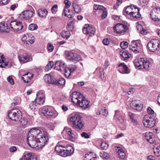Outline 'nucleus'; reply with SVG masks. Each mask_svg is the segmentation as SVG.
<instances>
[{
	"label": "nucleus",
	"instance_id": "nucleus-1",
	"mask_svg": "<svg viewBox=\"0 0 160 160\" xmlns=\"http://www.w3.org/2000/svg\"><path fill=\"white\" fill-rule=\"evenodd\" d=\"M70 98L74 104L83 109H86L89 107V102L80 92H73L70 96Z\"/></svg>",
	"mask_w": 160,
	"mask_h": 160
},
{
	"label": "nucleus",
	"instance_id": "nucleus-2",
	"mask_svg": "<svg viewBox=\"0 0 160 160\" xmlns=\"http://www.w3.org/2000/svg\"><path fill=\"white\" fill-rule=\"evenodd\" d=\"M39 131H35L34 128H32L28 133V142L29 145L32 148L37 149L40 148L39 147L36 135L39 133Z\"/></svg>",
	"mask_w": 160,
	"mask_h": 160
},
{
	"label": "nucleus",
	"instance_id": "nucleus-3",
	"mask_svg": "<svg viewBox=\"0 0 160 160\" xmlns=\"http://www.w3.org/2000/svg\"><path fill=\"white\" fill-rule=\"evenodd\" d=\"M8 116L12 120L20 121L22 124H27L28 121L26 119H21L22 116L21 112L18 109H13L10 110L8 113Z\"/></svg>",
	"mask_w": 160,
	"mask_h": 160
},
{
	"label": "nucleus",
	"instance_id": "nucleus-4",
	"mask_svg": "<svg viewBox=\"0 0 160 160\" xmlns=\"http://www.w3.org/2000/svg\"><path fill=\"white\" fill-rule=\"evenodd\" d=\"M70 121L72 125V127L76 131L81 130L84 127L82 117L78 114H75L72 116L70 118Z\"/></svg>",
	"mask_w": 160,
	"mask_h": 160
},
{
	"label": "nucleus",
	"instance_id": "nucleus-5",
	"mask_svg": "<svg viewBox=\"0 0 160 160\" xmlns=\"http://www.w3.org/2000/svg\"><path fill=\"white\" fill-rule=\"evenodd\" d=\"M55 151L58 154L63 157L69 156L72 154L74 152L73 148L71 146L66 148L62 146L58 145L55 147Z\"/></svg>",
	"mask_w": 160,
	"mask_h": 160
},
{
	"label": "nucleus",
	"instance_id": "nucleus-6",
	"mask_svg": "<svg viewBox=\"0 0 160 160\" xmlns=\"http://www.w3.org/2000/svg\"><path fill=\"white\" fill-rule=\"evenodd\" d=\"M36 131H39V133L36 135L37 140L39 144V147L42 148L44 146L48 140L47 133L46 132H42L39 129L34 128Z\"/></svg>",
	"mask_w": 160,
	"mask_h": 160
},
{
	"label": "nucleus",
	"instance_id": "nucleus-7",
	"mask_svg": "<svg viewBox=\"0 0 160 160\" xmlns=\"http://www.w3.org/2000/svg\"><path fill=\"white\" fill-rule=\"evenodd\" d=\"M134 64L135 67L139 68H143L147 69L149 67V61L147 59L140 58L134 61Z\"/></svg>",
	"mask_w": 160,
	"mask_h": 160
},
{
	"label": "nucleus",
	"instance_id": "nucleus-8",
	"mask_svg": "<svg viewBox=\"0 0 160 160\" xmlns=\"http://www.w3.org/2000/svg\"><path fill=\"white\" fill-rule=\"evenodd\" d=\"M155 121L151 115H145L143 118V123L144 126L147 128H151L155 124Z\"/></svg>",
	"mask_w": 160,
	"mask_h": 160
},
{
	"label": "nucleus",
	"instance_id": "nucleus-9",
	"mask_svg": "<svg viewBox=\"0 0 160 160\" xmlns=\"http://www.w3.org/2000/svg\"><path fill=\"white\" fill-rule=\"evenodd\" d=\"M160 42L158 39L151 40L148 43L147 46L150 51L154 52L159 47Z\"/></svg>",
	"mask_w": 160,
	"mask_h": 160
},
{
	"label": "nucleus",
	"instance_id": "nucleus-10",
	"mask_svg": "<svg viewBox=\"0 0 160 160\" xmlns=\"http://www.w3.org/2000/svg\"><path fill=\"white\" fill-rule=\"evenodd\" d=\"M42 113L44 116L47 118H50L51 117H55V111L54 109L51 107H46L43 108L42 110Z\"/></svg>",
	"mask_w": 160,
	"mask_h": 160
},
{
	"label": "nucleus",
	"instance_id": "nucleus-11",
	"mask_svg": "<svg viewBox=\"0 0 160 160\" xmlns=\"http://www.w3.org/2000/svg\"><path fill=\"white\" fill-rule=\"evenodd\" d=\"M151 19L154 21L160 22V8H156L152 10L150 14Z\"/></svg>",
	"mask_w": 160,
	"mask_h": 160
},
{
	"label": "nucleus",
	"instance_id": "nucleus-12",
	"mask_svg": "<svg viewBox=\"0 0 160 160\" xmlns=\"http://www.w3.org/2000/svg\"><path fill=\"white\" fill-rule=\"evenodd\" d=\"M10 25L11 28L15 31H18L23 28L22 23L18 21H14L10 22Z\"/></svg>",
	"mask_w": 160,
	"mask_h": 160
},
{
	"label": "nucleus",
	"instance_id": "nucleus-13",
	"mask_svg": "<svg viewBox=\"0 0 160 160\" xmlns=\"http://www.w3.org/2000/svg\"><path fill=\"white\" fill-rule=\"evenodd\" d=\"M95 29L92 25L85 24V27L83 28L82 32L84 34H88L90 36L94 35L95 32Z\"/></svg>",
	"mask_w": 160,
	"mask_h": 160
},
{
	"label": "nucleus",
	"instance_id": "nucleus-14",
	"mask_svg": "<svg viewBox=\"0 0 160 160\" xmlns=\"http://www.w3.org/2000/svg\"><path fill=\"white\" fill-rule=\"evenodd\" d=\"M128 29L126 25L122 24L117 23L113 28V29L118 34L126 32Z\"/></svg>",
	"mask_w": 160,
	"mask_h": 160
},
{
	"label": "nucleus",
	"instance_id": "nucleus-15",
	"mask_svg": "<svg viewBox=\"0 0 160 160\" xmlns=\"http://www.w3.org/2000/svg\"><path fill=\"white\" fill-rule=\"evenodd\" d=\"M34 13V12L32 10H26L19 14L18 17L21 19H28L31 18Z\"/></svg>",
	"mask_w": 160,
	"mask_h": 160
},
{
	"label": "nucleus",
	"instance_id": "nucleus-16",
	"mask_svg": "<svg viewBox=\"0 0 160 160\" xmlns=\"http://www.w3.org/2000/svg\"><path fill=\"white\" fill-rule=\"evenodd\" d=\"M35 102L40 105L43 104L45 100V95L42 92L40 91L37 94V97L35 100Z\"/></svg>",
	"mask_w": 160,
	"mask_h": 160
},
{
	"label": "nucleus",
	"instance_id": "nucleus-17",
	"mask_svg": "<svg viewBox=\"0 0 160 160\" xmlns=\"http://www.w3.org/2000/svg\"><path fill=\"white\" fill-rule=\"evenodd\" d=\"M22 41L24 43L28 44V42H29L31 44H32L34 42L35 40L34 37L31 34H25L22 37Z\"/></svg>",
	"mask_w": 160,
	"mask_h": 160
},
{
	"label": "nucleus",
	"instance_id": "nucleus-18",
	"mask_svg": "<svg viewBox=\"0 0 160 160\" xmlns=\"http://www.w3.org/2000/svg\"><path fill=\"white\" fill-rule=\"evenodd\" d=\"M18 58L20 62L23 63H26L32 60L31 56L27 53L19 55Z\"/></svg>",
	"mask_w": 160,
	"mask_h": 160
},
{
	"label": "nucleus",
	"instance_id": "nucleus-19",
	"mask_svg": "<svg viewBox=\"0 0 160 160\" xmlns=\"http://www.w3.org/2000/svg\"><path fill=\"white\" fill-rule=\"evenodd\" d=\"M146 140L151 144L154 143L155 142V137L153 133L150 132H147L143 135Z\"/></svg>",
	"mask_w": 160,
	"mask_h": 160
},
{
	"label": "nucleus",
	"instance_id": "nucleus-20",
	"mask_svg": "<svg viewBox=\"0 0 160 160\" xmlns=\"http://www.w3.org/2000/svg\"><path fill=\"white\" fill-rule=\"evenodd\" d=\"M55 66L54 68H57V69L60 70L61 71H64L66 68V63L60 61H56L55 64Z\"/></svg>",
	"mask_w": 160,
	"mask_h": 160
},
{
	"label": "nucleus",
	"instance_id": "nucleus-21",
	"mask_svg": "<svg viewBox=\"0 0 160 160\" xmlns=\"http://www.w3.org/2000/svg\"><path fill=\"white\" fill-rule=\"evenodd\" d=\"M140 43L137 40L133 41L131 42V50L135 53H138L139 52L138 47H139Z\"/></svg>",
	"mask_w": 160,
	"mask_h": 160
},
{
	"label": "nucleus",
	"instance_id": "nucleus-22",
	"mask_svg": "<svg viewBox=\"0 0 160 160\" xmlns=\"http://www.w3.org/2000/svg\"><path fill=\"white\" fill-rule=\"evenodd\" d=\"M23 76L24 77H22V79L25 82L28 83L30 82L33 77V75L28 72L24 74Z\"/></svg>",
	"mask_w": 160,
	"mask_h": 160
},
{
	"label": "nucleus",
	"instance_id": "nucleus-23",
	"mask_svg": "<svg viewBox=\"0 0 160 160\" xmlns=\"http://www.w3.org/2000/svg\"><path fill=\"white\" fill-rule=\"evenodd\" d=\"M38 14L39 16L43 18H45L48 12V10L44 8H40L38 10Z\"/></svg>",
	"mask_w": 160,
	"mask_h": 160
},
{
	"label": "nucleus",
	"instance_id": "nucleus-24",
	"mask_svg": "<svg viewBox=\"0 0 160 160\" xmlns=\"http://www.w3.org/2000/svg\"><path fill=\"white\" fill-rule=\"evenodd\" d=\"M32 153H28L24 155L22 158L20 160H36L35 155H32Z\"/></svg>",
	"mask_w": 160,
	"mask_h": 160
},
{
	"label": "nucleus",
	"instance_id": "nucleus-25",
	"mask_svg": "<svg viewBox=\"0 0 160 160\" xmlns=\"http://www.w3.org/2000/svg\"><path fill=\"white\" fill-rule=\"evenodd\" d=\"M118 67L121 68V71L120 72L122 73H128L129 72L128 70V67L124 63H122L119 65Z\"/></svg>",
	"mask_w": 160,
	"mask_h": 160
},
{
	"label": "nucleus",
	"instance_id": "nucleus-26",
	"mask_svg": "<svg viewBox=\"0 0 160 160\" xmlns=\"http://www.w3.org/2000/svg\"><path fill=\"white\" fill-rule=\"evenodd\" d=\"M64 131H65L66 133L69 136V140L73 141L74 140L73 134L72 132V129L70 128L65 127L63 130Z\"/></svg>",
	"mask_w": 160,
	"mask_h": 160
},
{
	"label": "nucleus",
	"instance_id": "nucleus-27",
	"mask_svg": "<svg viewBox=\"0 0 160 160\" xmlns=\"http://www.w3.org/2000/svg\"><path fill=\"white\" fill-rule=\"evenodd\" d=\"M72 7L73 9V11L76 13H79L82 11L81 8L78 4L76 3L75 2H72Z\"/></svg>",
	"mask_w": 160,
	"mask_h": 160
},
{
	"label": "nucleus",
	"instance_id": "nucleus-28",
	"mask_svg": "<svg viewBox=\"0 0 160 160\" xmlns=\"http://www.w3.org/2000/svg\"><path fill=\"white\" fill-rule=\"evenodd\" d=\"M65 80L63 78H61L58 80L55 79L53 81V84L57 86L63 85L65 84Z\"/></svg>",
	"mask_w": 160,
	"mask_h": 160
},
{
	"label": "nucleus",
	"instance_id": "nucleus-29",
	"mask_svg": "<svg viewBox=\"0 0 160 160\" xmlns=\"http://www.w3.org/2000/svg\"><path fill=\"white\" fill-rule=\"evenodd\" d=\"M8 29L7 24L4 22H2L0 23V32H7Z\"/></svg>",
	"mask_w": 160,
	"mask_h": 160
},
{
	"label": "nucleus",
	"instance_id": "nucleus-30",
	"mask_svg": "<svg viewBox=\"0 0 160 160\" xmlns=\"http://www.w3.org/2000/svg\"><path fill=\"white\" fill-rule=\"evenodd\" d=\"M44 79L45 82L53 84V80L52 78L51 75L49 74H46L44 77Z\"/></svg>",
	"mask_w": 160,
	"mask_h": 160
},
{
	"label": "nucleus",
	"instance_id": "nucleus-31",
	"mask_svg": "<svg viewBox=\"0 0 160 160\" xmlns=\"http://www.w3.org/2000/svg\"><path fill=\"white\" fill-rule=\"evenodd\" d=\"M66 58L67 59L72 61L74 56V53L71 51H66L64 53Z\"/></svg>",
	"mask_w": 160,
	"mask_h": 160
},
{
	"label": "nucleus",
	"instance_id": "nucleus-32",
	"mask_svg": "<svg viewBox=\"0 0 160 160\" xmlns=\"http://www.w3.org/2000/svg\"><path fill=\"white\" fill-rule=\"evenodd\" d=\"M136 104V106L133 107V109L136 110L140 111L142 109L143 106L140 101L138 100Z\"/></svg>",
	"mask_w": 160,
	"mask_h": 160
},
{
	"label": "nucleus",
	"instance_id": "nucleus-33",
	"mask_svg": "<svg viewBox=\"0 0 160 160\" xmlns=\"http://www.w3.org/2000/svg\"><path fill=\"white\" fill-rule=\"evenodd\" d=\"M120 158L124 159L126 158V156L125 152L123 151L122 149H119L118 150L117 152Z\"/></svg>",
	"mask_w": 160,
	"mask_h": 160
},
{
	"label": "nucleus",
	"instance_id": "nucleus-34",
	"mask_svg": "<svg viewBox=\"0 0 160 160\" xmlns=\"http://www.w3.org/2000/svg\"><path fill=\"white\" fill-rule=\"evenodd\" d=\"M62 38L68 39L70 36V34L69 31H62L60 33Z\"/></svg>",
	"mask_w": 160,
	"mask_h": 160
},
{
	"label": "nucleus",
	"instance_id": "nucleus-35",
	"mask_svg": "<svg viewBox=\"0 0 160 160\" xmlns=\"http://www.w3.org/2000/svg\"><path fill=\"white\" fill-rule=\"evenodd\" d=\"M100 155L101 157L106 159H108L110 157L108 153L103 151L100 152Z\"/></svg>",
	"mask_w": 160,
	"mask_h": 160
},
{
	"label": "nucleus",
	"instance_id": "nucleus-36",
	"mask_svg": "<svg viewBox=\"0 0 160 160\" xmlns=\"http://www.w3.org/2000/svg\"><path fill=\"white\" fill-rule=\"evenodd\" d=\"M54 66V63L52 61H50L49 63L45 67V70L46 71H48L51 70V69Z\"/></svg>",
	"mask_w": 160,
	"mask_h": 160
},
{
	"label": "nucleus",
	"instance_id": "nucleus-37",
	"mask_svg": "<svg viewBox=\"0 0 160 160\" xmlns=\"http://www.w3.org/2000/svg\"><path fill=\"white\" fill-rule=\"evenodd\" d=\"M131 9L132 10L131 12V15L135 12H138L139 11L138 8L132 5H131Z\"/></svg>",
	"mask_w": 160,
	"mask_h": 160
},
{
	"label": "nucleus",
	"instance_id": "nucleus-38",
	"mask_svg": "<svg viewBox=\"0 0 160 160\" xmlns=\"http://www.w3.org/2000/svg\"><path fill=\"white\" fill-rule=\"evenodd\" d=\"M130 6H128L125 8L124 11L123 12V14L127 17L130 15Z\"/></svg>",
	"mask_w": 160,
	"mask_h": 160
},
{
	"label": "nucleus",
	"instance_id": "nucleus-39",
	"mask_svg": "<svg viewBox=\"0 0 160 160\" xmlns=\"http://www.w3.org/2000/svg\"><path fill=\"white\" fill-rule=\"evenodd\" d=\"M121 56L124 58V60H127L128 58H129L128 53L126 51H123L121 54Z\"/></svg>",
	"mask_w": 160,
	"mask_h": 160
},
{
	"label": "nucleus",
	"instance_id": "nucleus-40",
	"mask_svg": "<svg viewBox=\"0 0 160 160\" xmlns=\"http://www.w3.org/2000/svg\"><path fill=\"white\" fill-rule=\"evenodd\" d=\"M38 28V26L36 24L32 23L28 27V28L29 30L33 31L36 30Z\"/></svg>",
	"mask_w": 160,
	"mask_h": 160
},
{
	"label": "nucleus",
	"instance_id": "nucleus-41",
	"mask_svg": "<svg viewBox=\"0 0 160 160\" xmlns=\"http://www.w3.org/2000/svg\"><path fill=\"white\" fill-rule=\"evenodd\" d=\"M137 28H138V30L139 32H140V33L143 34H145L146 33V30L145 29H143V28H142V26L141 25H138L137 26Z\"/></svg>",
	"mask_w": 160,
	"mask_h": 160
},
{
	"label": "nucleus",
	"instance_id": "nucleus-42",
	"mask_svg": "<svg viewBox=\"0 0 160 160\" xmlns=\"http://www.w3.org/2000/svg\"><path fill=\"white\" fill-rule=\"evenodd\" d=\"M81 59L80 56L76 54H74V56L72 59V61L73 62L78 61Z\"/></svg>",
	"mask_w": 160,
	"mask_h": 160
},
{
	"label": "nucleus",
	"instance_id": "nucleus-43",
	"mask_svg": "<svg viewBox=\"0 0 160 160\" xmlns=\"http://www.w3.org/2000/svg\"><path fill=\"white\" fill-rule=\"evenodd\" d=\"M120 47L123 49H125L128 47V43L126 42L123 41L120 44Z\"/></svg>",
	"mask_w": 160,
	"mask_h": 160
},
{
	"label": "nucleus",
	"instance_id": "nucleus-44",
	"mask_svg": "<svg viewBox=\"0 0 160 160\" xmlns=\"http://www.w3.org/2000/svg\"><path fill=\"white\" fill-rule=\"evenodd\" d=\"M154 153L158 157L160 156V145L158 146L154 150Z\"/></svg>",
	"mask_w": 160,
	"mask_h": 160
},
{
	"label": "nucleus",
	"instance_id": "nucleus-45",
	"mask_svg": "<svg viewBox=\"0 0 160 160\" xmlns=\"http://www.w3.org/2000/svg\"><path fill=\"white\" fill-rule=\"evenodd\" d=\"M37 103L35 102V101H32L31 103L29 105V108L31 110H35L36 106Z\"/></svg>",
	"mask_w": 160,
	"mask_h": 160
},
{
	"label": "nucleus",
	"instance_id": "nucleus-46",
	"mask_svg": "<svg viewBox=\"0 0 160 160\" xmlns=\"http://www.w3.org/2000/svg\"><path fill=\"white\" fill-rule=\"evenodd\" d=\"M68 10L67 8H65L64 11V15L65 16H67L68 18H72L73 17V14L72 13L71 14V13H70L69 14H68Z\"/></svg>",
	"mask_w": 160,
	"mask_h": 160
},
{
	"label": "nucleus",
	"instance_id": "nucleus-47",
	"mask_svg": "<svg viewBox=\"0 0 160 160\" xmlns=\"http://www.w3.org/2000/svg\"><path fill=\"white\" fill-rule=\"evenodd\" d=\"M133 18H135L136 19H139L141 16V15L139 13V11L138 12H135L132 14H131Z\"/></svg>",
	"mask_w": 160,
	"mask_h": 160
},
{
	"label": "nucleus",
	"instance_id": "nucleus-48",
	"mask_svg": "<svg viewBox=\"0 0 160 160\" xmlns=\"http://www.w3.org/2000/svg\"><path fill=\"white\" fill-rule=\"evenodd\" d=\"M58 6L57 4L54 5L51 9V11L52 13L55 14L58 11Z\"/></svg>",
	"mask_w": 160,
	"mask_h": 160
},
{
	"label": "nucleus",
	"instance_id": "nucleus-49",
	"mask_svg": "<svg viewBox=\"0 0 160 160\" xmlns=\"http://www.w3.org/2000/svg\"><path fill=\"white\" fill-rule=\"evenodd\" d=\"M64 71H65V75L67 78H68L72 73L68 68H66Z\"/></svg>",
	"mask_w": 160,
	"mask_h": 160
},
{
	"label": "nucleus",
	"instance_id": "nucleus-50",
	"mask_svg": "<svg viewBox=\"0 0 160 160\" xmlns=\"http://www.w3.org/2000/svg\"><path fill=\"white\" fill-rule=\"evenodd\" d=\"M64 3L65 4L64 8L68 9L71 4V2L68 0H65L64 1Z\"/></svg>",
	"mask_w": 160,
	"mask_h": 160
},
{
	"label": "nucleus",
	"instance_id": "nucleus-51",
	"mask_svg": "<svg viewBox=\"0 0 160 160\" xmlns=\"http://www.w3.org/2000/svg\"><path fill=\"white\" fill-rule=\"evenodd\" d=\"M77 68V67L74 65H70L68 68L72 72H73Z\"/></svg>",
	"mask_w": 160,
	"mask_h": 160
},
{
	"label": "nucleus",
	"instance_id": "nucleus-52",
	"mask_svg": "<svg viewBox=\"0 0 160 160\" xmlns=\"http://www.w3.org/2000/svg\"><path fill=\"white\" fill-rule=\"evenodd\" d=\"M108 147V144L105 142H102L101 145V148L103 150H106Z\"/></svg>",
	"mask_w": 160,
	"mask_h": 160
},
{
	"label": "nucleus",
	"instance_id": "nucleus-53",
	"mask_svg": "<svg viewBox=\"0 0 160 160\" xmlns=\"http://www.w3.org/2000/svg\"><path fill=\"white\" fill-rule=\"evenodd\" d=\"M47 48L48 51L52 52L53 50L54 47L52 44L49 43L47 45Z\"/></svg>",
	"mask_w": 160,
	"mask_h": 160
},
{
	"label": "nucleus",
	"instance_id": "nucleus-54",
	"mask_svg": "<svg viewBox=\"0 0 160 160\" xmlns=\"http://www.w3.org/2000/svg\"><path fill=\"white\" fill-rule=\"evenodd\" d=\"M7 80L11 85H13L14 84V80L11 76H9L7 78Z\"/></svg>",
	"mask_w": 160,
	"mask_h": 160
},
{
	"label": "nucleus",
	"instance_id": "nucleus-55",
	"mask_svg": "<svg viewBox=\"0 0 160 160\" xmlns=\"http://www.w3.org/2000/svg\"><path fill=\"white\" fill-rule=\"evenodd\" d=\"M131 121L132 122L134 125H137L138 124V121L134 119L133 116H132L131 115Z\"/></svg>",
	"mask_w": 160,
	"mask_h": 160
},
{
	"label": "nucleus",
	"instance_id": "nucleus-56",
	"mask_svg": "<svg viewBox=\"0 0 160 160\" xmlns=\"http://www.w3.org/2000/svg\"><path fill=\"white\" fill-rule=\"evenodd\" d=\"M120 112L118 111H116L115 112V115L114 117L116 118V119H118V120H120L119 118V116L120 115Z\"/></svg>",
	"mask_w": 160,
	"mask_h": 160
},
{
	"label": "nucleus",
	"instance_id": "nucleus-57",
	"mask_svg": "<svg viewBox=\"0 0 160 160\" xmlns=\"http://www.w3.org/2000/svg\"><path fill=\"white\" fill-rule=\"evenodd\" d=\"M105 10H104L103 11L102 14L101 16V17L102 19L105 18L107 16V12Z\"/></svg>",
	"mask_w": 160,
	"mask_h": 160
},
{
	"label": "nucleus",
	"instance_id": "nucleus-58",
	"mask_svg": "<svg viewBox=\"0 0 160 160\" xmlns=\"http://www.w3.org/2000/svg\"><path fill=\"white\" fill-rule=\"evenodd\" d=\"M147 111L148 113L150 114H153L154 113L153 110L150 107H148V108Z\"/></svg>",
	"mask_w": 160,
	"mask_h": 160
},
{
	"label": "nucleus",
	"instance_id": "nucleus-59",
	"mask_svg": "<svg viewBox=\"0 0 160 160\" xmlns=\"http://www.w3.org/2000/svg\"><path fill=\"white\" fill-rule=\"evenodd\" d=\"M81 135L82 137L85 138H89V136L85 132L82 133Z\"/></svg>",
	"mask_w": 160,
	"mask_h": 160
},
{
	"label": "nucleus",
	"instance_id": "nucleus-60",
	"mask_svg": "<svg viewBox=\"0 0 160 160\" xmlns=\"http://www.w3.org/2000/svg\"><path fill=\"white\" fill-rule=\"evenodd\" d=\"M139 2L141 5L142 6L147 4L148 3V1L147 0H139Z\"/></svg>",
	"mask_w": 160,
	"mask_h": 160
},
{
	"label": "nucleus",
	"instance_id": "nucleus-61",
	"mask_svg": "<svg viewBox=\"0 0 160 160\" xmlns=\"http://www.w3.org/2000/svg\"><path fill=\"white\" fill-rule=\"evenodd\" d=\"M102 42L104 45H107L109 44V41L107 38H105L103 39Z\"/></svg>",
	"mask_w": 160,
	"mask_h": 160
},
{
	"label": "nucleus",
	"instance_id": "nucleus-62",
	"mask_svg": "<svg viewBox=\"0 0 160 160\" xmlns=\"http://www.w3.org/2000/svg\"><path fill=\"white\" fill-rule=\"evenodd\" d=\"M4 60L2 59V62L0 63V67L1 68H4L5 67L8 65V64L5 63L4 62Z\"/></svg>",
	"mask_w": 160,
	"mask_h": 160
},
{
	"label": "nucleus",
	"instance_id": "nucleus-63",
	"mask_svg": "<svg viewBox=\"0 0 160 160\" xmlns=\"http://www.w3.org/2000/svg\"><path fill=\"white\" fill-rule=\"evenodd\" d=\"M67 28L69 30H72L73 29V28L72 23L68 24L67 27Z\"/></svg>",
	"mask_w": 160,
	"mask_h": 160
},
{
	"label": "nucleus",
	"instance_id": "nucleus-64",
	"mask_svg": "<svg viewBox=\"0 0 160 160\" xmlns=\"http://www.w3.org/2000/svg\"><path fill=\"white\" fill-rule=\"evenodd\" d=\"M17 150V148L15 146H12L10 148L9 151L11 152H14Z\"/></svg>",
	"mask_w": 160,
	"mask_h": 160
}]
</instances>
